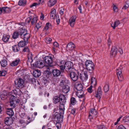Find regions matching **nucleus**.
Instances as JSON below:
<instances>
[{
    "instance_id": "864d4df0",
    "label": "nucleus",
    "mask_w": 129,
    "mask_h": 129,
    "mask_svg": "<svg viewBox=\"0 0 129 129\" xmlns=\"http://www.w3.org/2000/svg\"><path fill=\"white\" fill-rule=\"evenodd\" d=\"M7 74V72L5 70H2L1 71V74H0V76H4Z\"/></svg>"
},
{
    "instance_id": "9b49d317",
    "label": "nucleus",
    "mask_w": 129,
    "mask_h": 129,
    "mask_svg": "<svg viewBox=\"0 0 129 129\" xmlns=\"http://www.w3.org/2000/svg\"><path fill=\"white\" fill-rule=\"evenodd\" d=\"M77 18L76 16L75 15L71 17L69 20V23L71 26L73 27L74 25L76 19Z\"/></svg>"
},
{
    "instance_id": "052dcab7",
    "label": "nucleus",
    "mask_w": 129,
    "mask_h": 129,
    "mask_svg": "<svg viewBox=\"0 0 129 129\" xmlns=\"http://www.w3.org/2000/svg\"><path fill=\"white\" fill-rule=\"evenodd\" d=\"M56 125L57 128L58 129H59L60 128L61 124L59 122H56Z\"/></svg>"
},
{
    "instance_id": "bb28decb",
    "label": "nucleus",
    "mask_w": 129,
    "mask_h": 129,
    "mask_svg": "<svg viewBox=\"0 0 129 129\" xmlns=\"http://www.w3.org/2000/svg\"><path fill=\"white\" fill-rule=\"evenodd\" d=\"M120 23L119 20H116L114 22V23L111 24V26L113 27V29H115V28L118 26Z\"/></svg>"
},
{
    "instance_id": "4468645a",
    "label": "nucleus",
    "mask_w": 129,
    "mask_h": 129,
    "mask_svg": "<svg viewBox=\"0 0 129 129\" xmlns=\"http://www.w3.org/2000/svg\"><path fill=\"white\" fill-rule=\"evenodd\" d=\"M97 113L96 110L93 108L90 110V112L89 113V117L90 118H92L93 117H96L97 116Z\"/></svg>"
},
{
    "instance_id": "2eb2a0df",
    "label": "nucleus",
    "mask_w": 129,
    "mask_h": 129,
    "mask_svg": "<svg viewBox=\"0 0 129 129\" xmlns=\"http://www.w3.org/2000/svg\"><path fill=\"white\" fill-rule=\"evenodd\" d=\"M13 123V120L11 117H7L5 119V123L7 125V126H10V125L12 124Z\"/></svg>"
},
{
    "instance_id": "c756f323",
    "label": "nucleus",
    "mask_w": 129,
    "mask_h": 129,
    "mask_svg": "<svg viewBox=\"0 0 129 129\" xmlns=\"http://www.w3.org/2000/svg\"><path fill=\"white\" fill-rule=\"evenodd\" d=\"M1 66L3 67H6L8 65V62L6 59H3L0 62Z\"/></svg>"
},
{
    "instance_id": "7c9ffc66",
    "label": "nucleus",
    "mask_w": 129,
    "mask_h": 129,
    "mask_svg": "<svg viewBox=\"0 0 129 129\" xmlns=\"http://www.w3.org/2000/svg\"><path fill=\"white\" fill-rule=\"evenodd\" d=\"M30 37V34L26 32L24 34L23 36L21 37V38L24 39V41H27L28 39Z\"/></svg>"
},
{
    "instance_id": "a18cd8bd",
    "label": "nucleus",
    "mask_w": 129,
    "mask_h": 129,
    "mask_svg": "<svg viewBox=\"0 0 129 129\" xmlns=\"http://www.w3.org/2000/svg\"><path fill=\"white\" fill-rule=\"evenodd\" d=\"M14 92L17 94L19 95L21 94V91L19 89L16 88L14 90Z\"/></svg>"
},
{
    "instance_id": "0eeeda50",
    "label": "nucleus",
    "mask_w": 129,
    "mask_h": 129,
    "mask_svg": "<svg viewBox=\"0 0 129 129\" xmlns=\"http://www.w3.org/2000/svg\"><path fill=\"white\" fill-rule=\"evenodd\" d=\"M62 82L60 83V85L62 87V91L63 93L64 94L68 93L70 90V87L68 85H63V83Z\"/></svg>"
},
{
    "instance_id": "dca6fc26",
    "label": "nucleus",
    "mask_w": 129,
    "mask_h": 129,
    "mask_svg": "<svg viewBox=\"0 0 129 129\" xmlns=\"http://www.w3.org/2000/svg\"><path fill=\"white\" fill-rule=\"evenodd\" d=\"M75 47V45L72 42L68 43L66 46L67 50L69 51H71L74 50Z\"/></svg>"
},
{
    "instance_id": "79ce46f5",
    "label": "nucleus",
    "mask_w": 129,
    "mask_h": 129,
    "mask_svg": "<svg viewBox=\"0 0 129 129\" xmlns=\"http://www.w3.org/2000/svg\"><path fill=\"white\" fill-rule=\"evenodd\" d=\"M97 128L98 129H107V128L103 124L98 125L97 126Z\"/></svg>"
},
{
    "instance_id": "39448f33",
    "label": "nucleus",
    "mask_w": 129,
    "mask_h": 129,
    "mask_svg": "<svg viewBox=\"0 0 129 129\" xmlns=\"http://www.w3.org/2000/svg\"><path fill=\"white\" fill-rule=\"evenodd\" d=\"M24 81L21 78H19L15 81L16 85H17V86L20 88H22L24 86Z\"/></svg>"
},
{
    "instance_id": "5fc2aeb1",
    "label": "nucleus",
    "mask_w": 129,
    "mask_h": 129,
    "mask_svg": "<svg viewBox=\"0 0 129 129\" xmlns=\"http://www.w3.org/2000/svg\"><path fill=\"white\" fill-rule=\"evenodd\" d=\"M33 18L32 16H30V17H28L26 20V21L27 23H29L31 19Z\"/></svg>"
},
{
    "instance_id": "680f3d73",
    "label": "nucleus",
    "mask_w": 129,
    "mask_h": 129,
    "mask_svg": "<svg viewBox=\"0 0 129 129\" xmlns=\"http://www.w3.org/2000/svg\"><path fill=\"white\" fill-rule=\"evenodd\" d=\"M30 118L29 117H28V119L27 121V122H26V124H28L29 123H30L31 122L33 121V120H30Z\"/></svg>"
},
{
    "instance_id": "e433bc0d",
    "label": "nucleus",
    "mask_w": 129,
    "mask_h": 129,
    "mask_svg": "<svg viewBox=\"0 0 129 129\" xmlns=\"http://www.w3.org/2000/svg\"><path fill=\"white\" fill-rule=\"evenodd\" d=\"M96 84V81L95 78L92 77L91 79V84L93 86H95Z\"/></svg>"
},
{
    "instance_id": "393cba45",
    "label": "nucleus",
    "mask_w": 129,
    "mask_h": 129,
    "mask_svg": "<svg viewBox=\"0 0 129 129\" xmlns=\"http://www.w3.org/2000/svg\"><path fill=\"white\" fill-rule=\"evenodd\" d=\"M10 38V36L7 34H4L3 36L2 39L4 42H7L8 41Z\"/></svg>"
},
{
    "instance_id": "0e129e2a",
    "label": "nucleus",
    "mask_w": 129,
    "mask_h": 129,
    "mask_svg": "<svg viewBox=\"0 0 129 129\" xmlns=\"http://www.w3.org/2000/svg\"><path fill=\"white\" fill-rule=\"evenodd\" d=\"M111 41L110 38H109L108 40V45L109 47V48L111 45Z\"/></svg>"
},
{
    "instance_id": "774afa93",
    "label": "nucleus",
    "mask_w": 129,
    "mask_h": 129,
    "mask_svg": "<svg viewBox=\"0 0 129 129\" xmlns=\"http://www.w3.org/2000/svg\"><path fill=\"white\" fill-rule=\"evenodd\" d=\"M44 15L43 14L41 13L40 16V19L41 20H43L44 18Z\"/></svg>"
},
{
    "instance_id": "f8f14e48",
    "label": "nucleus",
    "mask_w": 129,
    "mask_h": 129,
    "mask_svg": "<svg viewBox=\"0 0 129 129\" xmlns=\"http://www.w3.org/2000/svg\"><path fill=\"white\" fill-rule=\"evenodd\" d=\"M70 76L72 79L73 81H76L78 79V76L77 74L74 72H70Z\"/></svg>"
},
{
    "instance_id": "f704fd0d",
    "label": "nucleus",
    "mask_w": 129,
    "mask_h": 129,
    "mask_svg": "<svg viewBox=\"0 0 129 129\" xmlns=\"http://www.w3.org/2000/svg\"><path fill=\"white\" fill-rule=\"evenodd\" d=\"M25 41H21L19 42L18 44V45L19 47H21L24 46L26 45V43Z\"/></svg>"
},
{
    "instance_id": "69168bd1",
    "label": "nucleus",
    "mask_w": 129,
    "mask_h": 129,
    "mask_svg": "<svg viewBox=\"0 0 129 129\" xmlns=\"http://www.w3.org/2000/svg\"><path fill=\"white\" fill-rule=\"evenodd\" d=\"M118 129H126V128L123 126L121 125L118 126Z\"/></svg>"
},
{
    "instance_id": "5701e85b",
    "label": "nucleus",
    "mask_w": 129,
    "mask_h": 129,
    "mask_svg": "<svg viewBox=\"0 0 129 129\" xmlns=\"http://www.w3.org/2000/svg\"><path fill=\"white\" fill-rule=\"evenodd\" d=\"M33 76L35 77H39L41 75V73L39 70H35L33 72Z\"/></svg>"
},
{
    "instance_id": "09e8293b",
    "label": "nucleus",
    "mask_w": 129,
    "mask_h": 129,
    "mask_svg": "<svg viewBox=\"0 0 129 129\" xmlns=\"http://www.w3.org/2000/svg\"><path fill=\"white\" fill-rule=\"evenodd\" d=\"M14 102L10 101V105L11 107V108L13 109L15 107V105Z\"/></svg>"
},
{
    "instance_id": "a878e982",
    "label": "nucleus",
    "mask_w": 129,
    "mask_h": 129,
    "mask_svg": "<svg viewBox=\"0 0 129 129\" xmlns=\"http://www.w3.org/2000/svg\"><path fill=\"white\" fill-rule=\"evenodd\" d=\"M56 0H49L48 2V5L49 7L53 6L56 3Z\"/></svg>"
},
{
    "instance_id": "aec40b11",
    "label": "nucleus",
    "mask_w": 129,
    "mask_h": 129,
    "mask_svg": "<svg viewBox=\"0 0 129 129\" xmlns=\"http://www.w3.org/2000/svg\"><path fill=\"white\" fill-rule=\"evenodd\" d=\"M56 16V12L55 9L52 8L51 9L50 13V17L51 19H54Z\"/></svg>"
},
{
    "instance_id": "b1692460",
    "label": "nucleus",
    "mask_w": 129,
    "mask_h": 129,
    "mask_svg": "<svg viewBox=\"0 0 129 129\" xmlns=\"http://www.w3.org/2000/svg\"><path fill=\"white\" fill-rule=\"evenodd\" d=\"M64 105L63 104H60L59 108V115H62L64 113Z\"/></svg>"
},
{
    "instance_id": "cd10ccee",
    "label": "nucleus",
    "mask_w": 129,
    "mask_h": 129,
    "mask_svg": "<svg viewBox=\"0 0 129 129\" xmlns=\"http://www.w3.org/2000/svg\"><path fill=\"white\" fill-rule=\"evenodd\" d=\"M19 47L18 45H15L12 47V49L13 51L14 52H18L20 50Z\"/></svg>"
},
{
    "instance_id": "1a4fd4ad",
    "label": "nucleus",
    "mask_w": 129,
    "mask_h": 129,
    "mask_svg": "<svg viewBox=\"0 0 129 129\" xmlns=\"http://www.w3.org/2000/svg\"><path fill=\"white\" fill-rule=\"evenodd\" d=\"M80 75V78L83 82L86 81L88 78L87 72L86 71H84L83 73L81 74Z\"/></svg>"
},
{
    "instance_id": "6e6d98bb",
    "label": "nucleus",
    "mask_w": 129,
    "mask_h": 129,
    "mask_svg": "<svg viewBox=\"0 0 129 129\" xmlns=\"http://www.w3.org/2000/svg\"><path fill=\"white\" fill-rule=\"evenodd\" d=\"M64 9L63 8H61L60 10L59 11V13L61 15H62L64 13Z\"/></svg>"
},
{
    "instance_id": "f257e3e1",
    "label": "nucleus",
    "mask_w": 129,
    "mask_h": 129,
    "mask_svg": "<svg viewBox=\"0 0 129 129\" xmlns=\"http://www.w3.org/2000/svg\"><path fill=\"white\" fill-rule=\"evenodd\" d=\"M57 65L59 66L61 72H64V70L68 72H70L73 69V64L71 61L66 62L64 60H62L58 62Z\"/></svg>"
},
{
    "instance_id": "c03bdc74",
    "label": "nucleus",
    "mask_w": 129,
    "mask_h": 129,
    "mask_svg": "<svg viewBox=\"0 0 129 129\" xmlns=\"http://www.w3.org/2000/svg\"><path fill=\"white\" fill-rule=\"evenodd\" d=\"M51 25V24L49 23H47L44 28V29L46 31L47 30Z\"/></svg>"
},
{
    "instance_id": "9d476101",
    "label": "nucleus",
    "mask_w": 129,
    "mask_h": 129,
    "mask_svg": "<svg viewBox=\"0 0 129 129\" xmlns=\"http://www.w3.org/2000/svg\"><path fill=\"white\" fill-rule=\"evenodd\" d=\"M117 49L116 47L115 46H112L110 51V54L111 56L115 57L117 54Z\"/></svg>"
},
{
    "instance_id": "bf43d9fd",
    "label": "nucleus",
    "mask_w": 129,
    "mask_h": 129,
    "mask_svg": "<svg viewBox=\"0 0 129 129\" xmlns=\"http://www.w3.org/2000/svg\"><path fill=\"white\" fill-rule=\"evenodd\" d=\"M83 102L81 104V107L82 108H83L85 106V99L84 98H83Z\"/></svg>"
},
{
    "instance_id": "a19ab883",
    "label": "nucleus",
    "mask_w": 129,
    "mask_h": 129,
    "mask_svg": "<svg viewBox=\"0 0 129 129\" xmlns=\"http://www.w3.org/2000/svg\"><path fill=\"white\" fill-rule=\"evenodd\" d=\"M109 89V86L108 84H106L104 87V90L105 92H108Z\"/></svg>"
},
{
    "instance_id": "49530a36",
    "label": "nucleus",
    "mask_w": 129,
    "mask_h": 129,
    "mask_svg": "<svg viewBox=\"0 0 129 129\" xmlns=\"http://www.w3.org/2000/svg\"><path fill=\"white\" fill-rule=\"evenodd\" d=\"M113 9L114 12H117L118 11L117 6L114 4L113 5Z\"/></svg>"
},
{
    "instance_id": "72a5a7b5",
    "label": "nucleus",
    "mask_w": 129,
    "mask_h": 129,
    "mask_svg": "<svg viewBox=\"0 0 129 129\" xmlns=\"http://www.w3.org/2000/svg\"><path fill=\"white\" fill-rule=\"evenodd\" d=\"M11 11V9L7 7H3V12L4 13H8L10 12Z\"/></svg>"
},
{
    "instance_id": "473e14b6",
    "label": "nucleus",
    "mask_w": 129,
    "mask_h": 129,
    "mask_svg": "<svg viewBox=\"0 0 129 129\" xmlns=\"http://www.w3.org/2000/svg\"><path fill=\"white\" fill-rule=\"evenodd\" d=\"M11 108H8L7 110V113L9 115L11 116L14 115L13 111Z\"/></svg>"
},
{
    "instance_id": "6e6552de",
    "label": "nucleus",
    "mask_w": 129,
    "mask_h": 129,
    "mask_svg": "<svg viewBox=\"0 0 129 129\" xmlns=\"http://www.w3.org/2000/svg\"><path fill=\"white\" fill-rule=\"evenodd\" d=\"M102 91L101 88L100 86H99L98 89L97 91L95 92V94L94 96L98 99H99V101H100V99L101 98L102 95Z\"/></svg>"
},
{
    "instance_id": "7ed1b4c3",
    "label": "nucleus",
    "mask_w": 129,
    "mask_h": 129,
    "mask_svg": "<svg viewBox=\"0 0 129 129\" xmlns=\"http://www.w3.org/2000/svg\"><path fill=\"white\" fill-rule=\"evenodd\" d=\"M54 56L52 54H49L48 56H46L44 58L45 62L49 66L51 67L53 66V58Z\"/></svg>"
},
{
    "instance_id": "423d86ee",
    "label": "nucleus",
    "mask_w": 129,
    "mask_h": 129,
    "mask_svg": "<svg viewBox=\"0 0 129 129\" xmlns=\"http://www.w3.org/2000/svg\"><path fill=\"white\" fill-rule=\"evenodd\" d=\"M122 68L121 66L120 67L116 69V73L118 78L119 80L121 81L123 79V77L122 73V70L121 69Z\"/></svg>"
},
{
    "instance_id": "338daca9",
    "label": "nucleus",
    "mask_w": 129,
    "mask_h": 129,
    "mask_svg": "<svg viewBox=\"0 0 129 129\" xmlns=\"http://www.w3.org/2000/svg\"><path fill=\"white\" fill-rule=\"evenodd\" d=\"M76 110L75 109H72L71 110V113L72 114L74 115L75 113Z\"/></svg>"
},
{
    "instance_id": "3c124183",
    "label": "nucleus",
    "mask_w": 129,
    "mask_h": 129,
    "mask_svg": "<svg viewBox=\"0 0 129 129\" xmlns=\"http://www.w3.org/2000/svg\"><path fill=\"white\" fill-rule=\"evenodd\" d=\"M16 97L15 96L13 95L11 96L10 98V101L14 102L16 101Z\"/></svg>"
},
{
    "instance_id": "ea45409f",
    "label": "nucleus",
    "mask_w": 129,
    "mask_h": 129,
    "mask_svg": "<svg viewBox=\"0 0 129 129\" xmlns=\"http://www.w3.org/2000/svg\"><path fill=\"white\" fill-rule=\"evenodd\" d=\"M123 121L124 122H128L129 121V115H127L124 117L123 119Z\"/></svg>"
},
{
    "instance_id": "6ab92c4d",
    "label": "nucleus",
    "mask_w": 129,
    "mask_h": 129,
    "mask_svg": "<svg viewBox=\"0 0 129 129\" xmlns=\"http://www.w3.org/2000/svg\"><path fill=\"white\" fill-rule=\"evenodd\" d=\"M61 115H59L58 113L56 112L55 113L53 116L55 120L57 122H59L61 119Z\"/></svg>"
},
{
    "instance_id": "c9c22d12",
    "label": "nucleus",
    "mask_w": 129,
    "mask_h": 129,
    "mask_svg": "<svg viewBox=\"0 0 129 129\" xmlns=\"http://www.w3.org/2000/svg\"><path fill=\"white\" fill-rule=\"evenodd\" d=\"M26 3V0H20L18 2V5L20 6H25Z\"/></svg>"
},
{
    "instance_id": "c85d7f7f",
    "label": "nucleus",
    "mask_w": 129,
    "mask_h": 129,
    "mask_svg": "<svg viewBox=\"0 0 129 129\" xmlns=\"http://www.w3.org/2000/svg\"><path fill=\"white\" fill-rule=\"evenodd\" d=\"M18 32L20 35L22 37L23 35H24V34L27 32V30L25 29L21 28L19 29Z\"/></svg>"
},
{
    "instance_id": "412c9836",
    "label": "nucleus",
    "mask_w": 129,
    "mask_h": 129,
    "mask_svg": "<svg viewBox=\"0 0 129 129\" xmlns=\"http://www.w3.org/2000/svg\"><path fill=\"white\" fill-rule=\"evenodd\" d=\"M77 95L79 98H83L84 97L85 94L84 92L82 90L77 91L76 92Z\"/></svg>"
},
{
    "instance_id": "58836bf2",
    "label": "nucleus",
    "mask_w": 129,
    "mask_h": 129,
    "mask_svg": "<svg viewBox=\"0 0 129 129\" xmlns=\"http://www.w3.org/2000/svg\"><path fill=\"white\" fill-rule=\"evenodd\" d=\"M19 34L18 32L15 31L13 34L12 36V38L15 39L18 37Z\"/></svg>"
},
{
    "instance_id": "8fccbe9b",
    "label": "nucleus",
    "mask_w": 129,
    "mask_h": 129,
    "mask_svg": "<svg viewBox=\"0 0 129 129\" xmlns=\"http://www.w3.org/2000/svg\"><path fill=\"white\" fill-rule=\"evenodd\" d=\"M37 18L36 17H34L32 21H31V24H33L35 23H36L37 20Z\"/></svg>"
},
{
    "instance_id": "ddd939ff",
    "label": "nucleus",
    "mask_w": 129,
    "mask_h": 129,
    "mask_svg": "<svg viewBox=\"0 0 129 129\" xmlns=\"http://www.w3.org/2000/svg\"><path fill=\"white\" fill-rule=\"evenodd\" d=\"M60 101V104L64 105L66 102V99L65 95L61 94L59 96Z\"/></svg>"
},
{
    "instance_id": "20e7f679",
    "label": "nucleus",
    "mask_w": 129,
    "mask_h": 129,
    "mask_svg": "<svg viewBox=\"0 0 129 129\" xmlns=\"http://www.w3.org/2000/svg\"><path fill=\"white\" fill-rule=\"evenodd\" d=\"M33 65L34 68H42L44 66V63L43 61L41 60L36 62Z\"/></svg>"
},
{
    "instance_id": "e2e57ef3",
    "label": "nucleus",
    "mask_w": 129,
    "mask_h": 129,
    "mask_svg": "<svg viewBox=\"0 0 129 129\" xmlns=\"http://www.w3.org/2000/svg\"><path fill=\"white\" fill-rule=\"evenodd\" d=\"M54 46V47H58L59 45L56 42H54L53 43Z\"/></svg>"
},
{
    "instance_id": "13d9d810",
    "label": "nucleus",
    "mask_w": 129,
    "mask_h": 129,
    "mask_svg": "<svg viewBox=\"0 0 129 129\" xmlns=\"http://www.w3.org/2000/svg\"><path fill=\"white\" fill-rule=\"evenodd\" d=\"M19 123L21 124L22 125H24L26 123V122L24 121L23 120L21 119L19 120Z\"/></svg>"
},
{
    "instance_id": "37998d69",
    "label": "nucleus",
    "mask_w": 129,
    "mask_h": 129,
    "mask_svg": "<svg viewBox=\"0 0 129 129\" xmlns=\"http://www.w3.org/2000/svg\"><path fill=\"white\" fill-rule=\"evenodd\" d=\"M52 41V39L49 37L46 38L45 39V41L47 44L50 43Z\"/></svg>"
},
{
    "instance_id": "2f4dec72",
    "label": "nucleus",
    "mask_w": 129,
    "mask_h": 129,
    "mask_svg": "<svg viewBox=\"0 0 129 129\" xmlns=\"http://www.w3.org/2000/svg\"><path fill=\"white\" fill-rule=\"evenodd\" d=\"M53 102L55 104H57L59 102L60 103L59 98L57 96H53Z\"/></svg>"
},
{
    "instance_id": "f03ea898",
    "label": "nucleus",
    "mask_w": 129,
    "mask_h": 129,
    "mask_svg": "<svg viewBox=\"0 0 129 129\" xmlns=\"http://www.w3.org/2000/svg\"><path fill=\"white\" fill-rule=\"evenodd\" d=\"M85 66L86 69L88 71L93 72L94 69V65L91 61L87 60L85 62Z\"/></svg>"
},
{
    "instance_id": "de8ad7c7",
    "label": "nucleus",
    "mask_w": 129,
    "mask_h": 129,
    "mask_svg": "<svg viewBox=\"0 0 129 129\" xmlns=\"http://www.w3.org/2000/svg\"><path fill=\"white\" fill-rule=\"evenodd\" d=\"M22 52H26L28 53L29 52V50L27 47H26L23 49Z\"/></svg>"
},
{
    "instance_id": "4d7b16f0",
    "label": "nucleus",
    "mask_w": 129,
    "mask_h": 129,
    "mask_svg": "<svg viewBox=\"0 0 129 129\" xmlns=\"http://www.w3.org/2000/svg\"><path fill=\"white\" fill-rule=\"evenodd\" d=\"M89 93H91L93 91L92 86H90L87 89Z\"/></svg>"
},
{
    "instance_id": "a211bd4d",
    "label": "nucleus",
    "mask_w": 129,
    "mask_h": 129,
    "mask_svg": "<svg viewBox=\"0 0 129 129\" xmlns=\"http://www.w3.org/2000/svg\"><path fill=\"white\" fill-rule=\"evenodd\" d=\"M20 60V59L19 58H17L10 63V65L12 67L17 66L19 64Z\"/></svg>"
},
{
    "instance_id": "4c0bfd02",
    "label": "nucleus",
    "mask_w": 129,
    "mask_h": 129,
    "mask_svg": "<svg viewBox=\"0 0 129 129\" xmlns=\"http://www.w3.org/2000/svg\"><path fill=\"white\" fill-rule=\"evenodd\" d=\"M70 103L73 105H75L77 101L75 99L74 97H72L70 100Z\"/></svg>"
},
{
    "instance_id": "4be33fe9",
    "label": "nucleus",
    "mask_w": 129,
    "mask_h": 129,
    "mask_svg": "<svg viewBox=\"0 0 129 129\" xmlns=\"http://www.w3.org/2000/svg\"><path fill=\"white\" fill-rule=\"evenodd\" d=\"M52 73L54 76H58L61 74L60 71L58 69H55L52 71Z\"/></svg>"
},
{
    "instance_id": "f3484780",
    "label": "nucleus",
    "mask_w": 129,
    "mask_h": 129,
    "mask_svg": "<svg viewBox=\"0 0 129 129\" xmlns=\"http://www.w3.org/2000/svg\"><path fill=\"white\" fill-rule=\"evenodd\" d=\"M75 88L77 91L81 90L83 88V86L80 82H76L75 84Z\"/></svg>"
},
{
    "instance_id": "603ef678",
    "label": "nucleus",
    "mask_w": 129,
    "mask_h": 129,
    "mask_svg": "<svg viewBox=\"0 0 129 129\" xmlns=\"http://www.w3.org/2000/svg\"><path fill=\"white\" fill-rule=\"evenodd\" d=\"M42 25V23L41 22H39L36 24V27L38 29Z\"/></svg>"
}]
</instances>
